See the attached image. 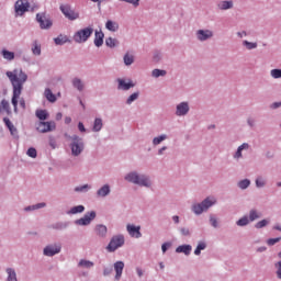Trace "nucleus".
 I'll use <instances>...</instances> for the list:
<instances>
[{
	"label": "nucleus",
	"instance_id": "4d7b16f0",
	"mask_svg": "<svg viewBox=\"0 0 281 281\" xmlns=\"http://www.w3.org/2000/svg\"><path fill=\"white\" fill-rule=\"evenodd\" d=\"M122 1L123 3H130L134 8H139V0H119Z\"/></svg>",
	"mask_w": 281,
	"mask_h": 281
},
{
	"label": "nucleus",
	"instance_id": "5fc2aeb1",
	"mask_svg": "<svg viewBox=\"0 0 281 281\" xmlns=\"http://www.w3.org/2000/svg\"><path fill=\"white\" fill-rule=\"evenodd\" d=\"M27 157H31L32 159H36L37 157V151L36 148L30 147L26 151Z\"/></svg>",
	"mask_w": 281,
	"mask_h": 281
},
{
	"label": "nucleus",
	"instance_id": "09e8293b",
	"mask_svg": "<svg viewBox=\"0 0 281 281\" xmlns=\"http://www.w3.org/2000/svg\"><path fill=\"white\" fill-rule=\"evenodd\" d=\"M123 63L126 67H131V65H133V63H135V56H133L131 54H125L123 57Z\"/></svg>",
	"mask_w": 281,
	"mask_h": 281
},
{
	"label": "nucleus",
	"instance_id": "6ab92c4d",
	"mask_svg": "<svg viewBox=\"0 0 281 281\" xmlns=\"http://www.w3.org/2000/svg\"><path fill=\"white\" fill-rule=\"evenodd\" d=\"M234 0H220L216 3V8L217 10H220V12H227L229 10H234Z\"/></svg>",
	"mask_w": 281,
	"mask_h": 281
},
{
	"label": "nucleus",
	"instance_id": "603ef678",
	"mask_svg": "<svg viewBox=\"0 0 281 281\" xmlns=\"http://www.w3.org/2000/svg\"><path fill=\"white\" fill-rule=\"evenodd\" d=\"M270 76L273 78V80H279L281 78V69L274 68L270 70Z\"/></svg>",
	"mask_w": 281,
	"mask_h": 281
},
{
	"label": "nucleus",
	"instance_id": "37998d69",
	"mask_svg": "<svg viewBox=\"0 0 281 281\" xmlns=\"http://www.w3.org/2000/svg\"><path fill=\"white\" fill-rule=\"evenodd\" d=\"M44 97L46 98V100L48 102H52V103L56 102V100H57L56 94H54V92H52V89H49V88L45 89Z\"/></svg>",
	"mask_w": 281,
	"mask_h": 281
},
{
	"label": "nucleus",
	"instance_id": "6e6d98bb",
	"mask_svg": "<svg viewBox=\"0 0 281 281\" xmlns=\"http://www.w3.org/2000/svg\"><path fill=\"white\" fill-rule=\"evenodd\" d=\"M280 240H281V237H276V238H269V239H267V245L269 246V247H273V245H277V243H280Z\"/></svg>",
	"mask_w": 281,
	"mask_h": 281
},
{
	"label": "nucleus",
	"instance_id": "423d86ee",
	"mask_svg": "<svg viewBox=\"0 0 281 281\" xmlns=\"http://www.w3.org/2000/svg\"><path fill=\"white\" fill-rule=\"evenodd\" d=\"M125 243L126 237H124V234H116L111 237L105 249L109 254H115L117 249H122V246L125 245Z\"/></svg>",
	"mask_w": 281,
	"mask_h": 281
},
{
	"label": "nucleus",
	"instance_id": "680f3d73",
	"mask_svg": "<svg viewBox=\"0 0 281 281\" xmlns=\"http://www.w3.org/2000/svg\"><path fill=\"white\" fill-rule=\"evenodd\" d=\"M246 122H247L249 128H254L256 126V119H254V117H248Z\"/></svg>",
	"mask_w": 281,
	"mask_h": 281
},
{
	"label": "nucleus",
	"instance_id": "0eeeda50",
	"mask_svg": "<svg viewBox=\"0 0 281 281\" xmlns=\"http://www.w3.org/2000/svg\"><path fill=\"white\" fill-rule=\"evenodd\" d=\"M59 10L67 21H78L80 19V11L69 3L60 4Z\"/></svg>",
	"mask_w": 281,
	"mask_h": 281
},
{
	"label": "nucleus",
	"instance_id": "ea45409f",
	"mask_svg": "<svg viewBox=\"0 0 281 281\" xmlns=\"http://www.w3.org/2000/svg\"><path fill=\"white\" fill-rule=\"evenodd\" d=\"M35 115L41 122H45V120L49 119V112H47V110H36Z\"/></svg>",
	"mask_w": 281,
	"mask_h": 281
},
{
	"label": "nucleus",
	"instance_id": "9d476101",
	"mask_svg": "<svg viewBox=\"0 0 281 281\" xmlns=\"http://www.w3.org/2000/svg\"><path fill=\"white\" fill-rule=\"evenodd\" d=\"M61 251H63V244H60L59 241H54V243L47 244L43 248V256H45L46 258H54V256H58V254H60Z\"/></svg>",
	"mask_w": 281,
	"mask_h": 281
},
{
	"label": "nucleus",
	"instance_id": "7c9ffc66",
	"mask_svg": "<svg viewBox=\"0 0 281 281\" xmlns=\"http://www.w3.org/2000/svg\"><path fill=\"white\" fill-rule=\"evenodd\" d=\"M71 85L74 89H77V91H85V81H82V79L75 77L71 81Z\"/></svg>",
	"mask_w": 281,
	"mask_h": 281
},
{
	"label": "nucleus",
	"instance_id": "4c0bfd02",
	"mask_svg": "<svg viewBox=\"0 0 281 281\" xmlns=\"http://www.w3.org/2000/svg\"><path fill=\"white\" fill-rule=\"evenodd\" d=\"M247 216H248V220L250 221V223H254V221H258V218H260L262 216V214L258 210L252 209L249 211Z\"/></svg>",
	"mask_w": 281,
	"mask_h": 281
},
{
	"label": "nucleus",
	"instance_id": "7ed1b4c3",
	"mask_svg": "<svg viewBox=\"0 0 281 281\" xmlns=\"http://www.w3.org/2000/svg\"><path fill=\"white\" fill-rule=\"evenodd\" d=\"M218 203V200L214 195H209L201 202H195L191 205V212L195 216H201V214H204V212H207L210 207H214Z\"/></svg>",
	"mask_w": 281,
	"mask_h": 281
},
{
	"label": "nucleus",
	"instance_id": "79ce46f5",
	"mask_svg": "<svg viewBox=\"0 0 281 281\" xmlns=\"http://www.w3.org/2000/svg\"><path fill=\"white\" fill-rule=\"evenodd\" d=\"M137 100H139V91L133 92L132 94H130L127 97V99L125 100V104L127 106H131V104H133V102H137Z\"/></svg>",
	"mask_w": 281,
	"mask_h": 281
},
{
	"label": "nucleus",
	"instance_id": "412c9836",
	"mask_svg": "<svg viewBox=\"0 0 281 281\" xmlns=\"http://www.w3.org/2000/svg\"><path fill=\"white\" fill-rule=\"evenodd\" d=\"M111 194V184L105 183L97 190L98 199H106Z\"/></svg>",
	"mask_w": 281,
	"mask_h": 281
},
{
	"label": "nucleus",
	"instance_id": "5701e85b",
	"mask_svg": "<svg viewBox=\"0 0 281 281\" xmlns=\"http://www.w3.org/2000/svg\"><path fill=\"white\" fill-rule=\"evenodd\" d=\"M3 122L7 126V128H9L10 134L12 135V137H14V139H19V130H16V126H14L12 121H10L8 117H4Z\"/></svg>",
	"mask_w": 281,
	"mask_h": 281
},
{
	"label": "nucleus",
	"instance_id": "2eb2a0df",
	"mask_svg": "<svg viewBox=\"0 0 281 281\" xmlns=\"http://www.w3.org/2000/svg\"><path fill=\"white\" fill-rule=\"evenodd\" d=\"M126 232L131 238H142V226L135 224H126Z\"/></svg>",
	"mask_w": 281,
	"mask_h": 281
},
{
	"label": "nucleus",
	"instance_id": "864d4df0",
	"mask_svg": "<svg viewBox=\"0 0 281 281\" xmlns=\"http://www.w3.org/2000/svg\"><path fill=\"white\" fill-rule=\"evenodd\" d=\"M210 225L213 226L214 229H218V218L214 215H210L209 217Z\"/></svg>",
	"mask_w": 281,
	"mask_h": 281
},
{
	"label": "nucleus",
	"instance_id": "393cba45",
	"mask_svg": "<svg viewBox=\"0 0 281 281\" xmlns=\"http://www.w3.org/2000/svg\"><path fill=\"white\" fill-rule=\"evenodd\" d=\"M31 52H32L33 56H41V54H43V48H42L41 42H38V40H35L32 42Z\"/></svg>",
	"mask_w": 281,
	"mask_h": 281
},
{
	"label": "nucleus",
	"instance_id": "49530a36",
	"mask_svg": "<svg viewBox=\"0 0 281 281\" xmlns=\"http://www.w3.org/2000/svg\"><path fill=\"white\" fill-rule=\"evenodd\" d=\"M251 222L249 220V216L244 215L243 217H240L237 222L236 225L237 227H247V225H249Z\"/></svg>",
	"mask_w": 281,
	"mask_h": 281
},
{
	"label": "nucleus",
	"instance_id": "a19ab883",
	"mask_svg": "<svg viewBox=\"0 0 281 281\" xmlns=\"http://www.w3.org/2000/svg\"><path fill=\"white\" fill-rule=\"evenodd\" d=\"M69 36L59 34L57 37L54 38L55 45H65L66 43H69Z\"/></svg>",
	"mask_w": 281,
	"mask_h": 281
},
{
	"label": "nucleus",
	"instance_id": "dca6fc26",
	"mask_svg": "<svg viewBox=\"0 0 281 281\" xmlns=\"http://www.w3.org/2000/svg\"><path fill=\"white\" fill-rule=\"evenodd\" d=\"M116 82L119 91H130V89H133L135 87V82H133V79L119 78L116 79Z\"/></svg>",
	"mask_w": 281,
	"mask_h": 281
},
{
	"label": "nucleus",
	"instance_id": "f3484780",
	"mask_svg": "<svg viewBox=\"0 0 281 281\" xmlns=\"http://www.w3.org/2000/svg\"><path fill=\"white\" fill-rule=\"evenodd\" d=\"M124 267H125V263L124 261L122 260H119V261H115L113 263V269L114 270V280L115 281H120L122 280V276L124 274Z\"/></svg>",
	"mask_w": 281,
	"mask_h": 281
},
{
	"label": "nucleus",
	"instance_id": "c9c22d12",
	"mask_svg": "<svg viewBox=\"0 0 281 281\" xmlns=\"http://www.w3.org/2000/svg\"><path fill=\"white\" fill-rule=\"evenodd\" d=\"M105 29H108L109 32H117V30H120V24L115 21L108 20L105 22Z\"/></svg>",
	"mask_w": 281,
	"mask_h": 281
},
{
	"label": "nucleus",
	"instance_id": "de8ad7c7",
	"mask_svg": "<svg viewBox=\"0 0 281 281\" xmlns=\"http://www.w3.org/2000/svg\"><path fill=\"white\" fill-rule=\"evenodd\" d=\"M105 45L106 47L113 49L114 47H117V45H120V42L117 41V38L108 37L105 38Z\"/></svg>",
	"mask_w": 281,
	"mask_h": 281
},
{
	"label": "nucleus",
	"instance_id": "4be33fe9",
	"mask_svg": "<svg viewBox=\"0 0 281 281\" xmlns=\"http://www.w3.org/2000/svg\"><path fill=\"white\" fill-rule=\"evenodd\" d=\"M0 55L2 56L3 60H7V63H13L16 58V53L9 50L8 48H2L0 50Z\"/></svg>",
	"mask_w": 281,
	"mask_h": 281
},
{
	"label": "nucleus",
	"instance_id": "bf43d9fd",
	"mask_svg": "<svg viewBox=\"0 0 281 281\" xmlns=\"http://www.w3.org/2000/svg\"><path fill=\"white\" fill-rule=\"evenodd\" d=\"M170 247H172V243L170 241H166L161 245V251L162 254H166V251H168V249H170Z\"/></svg>",
	"mask_w": 281,
	"mask_h": 281
},
{
	"label": "nucleus",
	"instance_id": "b1692460",
	"mask_svg": "<svg viewBox=\"0 0 281 281\" xmlns=\"http://www.w3.org/2000/svg\"><path fill=\"white\" fill-rule=\"evenodd\" d=\"M176 254H183V256H190L192 254V245L182 244L176 248Z\"/></svg>",
	"mask_w": 281,
	"mask_h": 281
},
{
	"label": "nucleus",
	"instance_id": "1a4fd4ad",
	"mask_svg": "<svg viewBox=\"0 0 281 281\" xmlns=\"http://www.w3.org/2000/svg\"><path fill=\"white\" fill-rule=\"evenodd\" d=\"M35 21L40 25V30H52L54 27V20L46 12L36 13Z\"/></svg>",
	"mask_w": 281,
	"mask_h": 281
},
{
	"label": "nucleus",
	"instance_id": "a18cd8bd",
	"mask_svg": "<svg viewBox=\"0 0 281 281\" xmlns=\"http://www.w3.org/2000/svg\"><path fill=\"white\" fill-rule=\"evenodd\" d=\"M249 186H251V180H249L247 178L239 180L237 182V188H239V190H247V188H249Z\"/></svg>",
	"mask_w": 281,
	"mask_h": 281
},
{
	"label": "nucleus",
	"instance_id": "e2e57ef3",
	"mask_svg": "<svg viewBox=\"0 0 281 281\" xmlns=\"http://www.w3.org/2000/svg\"><path fill=\"white\" fill-rule=\"evenodd\" d=\"M53 227L54 229H66L67 223H57Z\"/></svg>",
	"mask_w": 281,
	"mask_h": 281
},
{
	"label": "nucleus",
	"instance_id": "473e14b6",
	"mask_svg": "<svg viewBox=\"0 0 281 281\" xmlns=\"http://www.w3.org/2000/svg\"><path fill=\"white\" fill-rule=\"evenodd\" d=\"M103 126H104V123L102 122V119L95 117L92 124V132L100 133Z\"/></svg>",
	"mask_w": 281,
	"mask_h": 281
},
{
	"label": "nucleus",
	"instance_id": "052dcab7",
	"mask_svg": "<svg viewBox=\"0 0 281 281\" xmlns=\"http://www.w3.org/2000/svg\"><path fill=\"white\" fill-rule=\"evenodd\" d=\"M179 232H180V234H181V236H191V232H190V228H188V227H181L180 229H179Z\"/></svg>",
	"mask_w": 281,
	"mask_h": 281
},
{
	"label": "nucleus",
	"instance_id": "0e129e2a",
	"mask_svg": "<svg viewBox=\"0 0 281 281\" xmlns=\"http://www.w3.org/2000/svg\"><path fill=\"white\" fill-rule=\"evenodd\" d=\"M280 106H281V101L273 102L272 104H270V109H272L273 111H276V109H280Z\"/></svg>",
	"mask_w": 281,
	"mask_h": 281
},
{
	"label": "nucleus",
	"instance_id": "2f4dec72",
	"mask_svg": "<svg viewBox=\"0 0 281 281\" xmlns=\"http://www.w3.org/2000/svg\"><path fill=\"white\" fill-rule=\"evenodd\" d=\"M93 267H95V263L91 260L80 259L78 262L79 269H93Z\"/></svg>",
	"mask_w": 281,
	"mask_h": 281
},
{
	"label": "nucleus",
	"instance_id": "9b49d317",
	"mask_svg": "<svg viewBox=\"0 0 281 281\" xmlns=\"http://www.w3.org/2000/svg\"><path fill=\"white\" fill-rule=\"evenodd\" d=\"M190 101H180L175 106V115L176 117H187L190 115Z\"/></svg>",
	"mask_w": 281,
	"mask_h": 281
},
{
	"label": "nucleus",
	"instance_id": "20e7f679",
	"mask_svg": "<svg viewBox=\"0 0 281 281\" xmlns=\"http://www.w3.org/2000/svg\"><path fill=\"white\" fill-rule=\"evenodd\" d=\"M68 139L70 140L69 148L71 156L80 157V155L85 153V140L76 134L72 136H68Z\"/></svg>",
	"mask_w": 281,
	"mask_h": 281
},
{
	"label": "nucleus",
	"instance_id": "3c124183",
	"mask_svg": "<svg viewBox=\"0 0 281 281\" xmlns=\"http://www.w3.org/2000/svg\"><path fill=\"white\" fill-rule=\"evenodd\" d=\"M243 45L248 50L258 49V43L257 42H249V41L245 40V41H243Z\"/></svg>",
	"mask_w": 281,
	"mask_h": 281
},
{
	"label": "nucleus",
	"instance_id": "69168bd1",
	"mask_svg": "<svg viewBox=\"0 0 281 281\" xmlns=\"http://www.w3.org/2000/svg\"><path fill=\"white\" fill-rule=\"evenodd\" d=\"M165 150H168V146H162V147H160L159 149H158V151H157V155L159 156V157H161V155H164V151Z\"/></svg>",
	"mask_w": 281,
	"mask_h": 281
},
{
	"label": "nucleus",
	"instance_id": "c756f323",
	"mask_svg": "<svg viewBox=\"0 0 281 281\" xmlns=\"http://www.w3.org/2000/svg\"><path fill=\"white\" fill-rule=\"evenodd\" d=\"M91 189V184L86 183L75 187L74 192L77 194H87V192H90Z\"/></svg>",
	"mask_w": 281,
	"mask_h": 281
},
{
	"label": "nucleus",
	"instance_id": "aec40b11",
	"mask_svg": "<svg viewBox=\"0 0 281 281\" xmlns=\"http://www.w3.org/2000/svg\"><path fill=\"white\" fill-rule=\"evenodd\" d=\"M94 234L98 238H106L109 236V227L104 224H97L94 226Z\"/></svg>",
	"mask_w": 281,
	"mask_h": 281
},
{
	"label": "nucleus",
	"instance_id": "338daca9",
	"mask_svg": "<svg viewBox=\"0 0 281 281\" xmlns=\"http://www.w3.org/2000/svg\"><path fill=\"white\" fill-rule=\"evenodd\" d=\"M136 274L139 278H144V270L140 267H136Z\"/></svg>",
	"mask_w": 281,
	"mask_h": 281
},
{
	"label": "nucleus",
	"instance_id": "a211bd4d",
	"mask_svg": "<svg viewBox=\"0 0 281 281\" xmlns=\"http://www.w3.org/2000/svg\"><path fill=\"white\" fill-rule=\"evenodd\" d=\"M249 150V144L248 143H243L237 147L235 153H233V159L234 161H240L243 159L244 153H247Z\"/></svg>",
	"mask_w": 281,
	"mask_h": 281
},
{
	"label": "nucleus",
	"instance_id": "f704fd0d",
	"mask_svg": "<svg viewBox=\"0 0 281 281\" xmlns=\"http://www.w3.org/2000/svg\"><path fill=\"white\" fill-rule=\"evenodd\" d=\"M82 212H85V205L80 204V205L70 207V210L67 211L66 214H68L69 216H74L76 214H82Z\"/></svg>",
	"mask_w": 281,
	"mask_h": 281
},
{
	"label": "nucleus",
	"instance_id": "f03ea898",
	"mask_svg": "<svg viewBox=\"0 0 281 281\" xmlns=\"http://www.w3.org/2000/svg\"><path fill=\"white\" fill-rule=\"evenodd\" d=\"M124 181L137 186L138 188H145L146 190H153L155 188V181L153 178L144 172L137 170H131L124 176Z\"/></svg>",
	"mask_w": 281,
	"mask_h": 281
},
{
	"label": "nucleus",
	"instance_id": "bb28decb",
	"mask_svg": "<svg viewBox=\"0 0 281 281\" xmlns=\"http://www.w3.org/2000/svg\"><path fill=\"white\" fill-rule=\"evenodd\" d=\"M7 281H19L16 277V270L12 267L5 268Z\"/></svg>",
	"mask_w": 281,
	"mask_h": 281
},
{
	"label": "nucleus",
	"instance_id": "ddd939ff",
	"mask_svg": "<svg viewBox=\"0 0 281 281\" xmlns=\"http://www.w3.org/2000/svg\"><path fill=\"white\" fill-rule=\"evenodd\" d=\"M95 216H98L95 211L87 212L81 218L75 221V225H79V227H87L95 221Z\"/></svg>",
	"mask_w": 281,
	"mask_h": 281
},
{
	"label": "nucleus",
	"instance_id": "f257e3e1",
	"mask_svg": "<svg viewBox=\"0 0 281 281\" xmlns=\"http://www.w3.org/2000/svg\"><path fill=\"white\" fill-rule=\"evenodd\" d=\"M5 76L10 80L13 88V94L11 99L13 111L14 113H19V99L23 92V86L27 82V74L23 71V68H14L13 70H8Z\"/></svg>",
	"mask_w": 281,
	"mask_h": 281
},
{
	"label": "nucleus",
	"instance_id": "c85d7f7f",
	"mask_svg": "<svg viewBox=\"0 0 281 281\" xmlns=\"http://www.w3.org/2000/svg\"><path fill=\"white\" fill-rule=\"evenodd\" d=\"M167 139H170V136L168 134H160L153 138L151 144L153 146H159L160 144H164Z\"/></svg>",
	"mask_w": 281,
	"mask_h": 281
},
{
	"label": "nucleus",
	"instance_id": "4468645a",
	"mask_svg": "<svg viewBox=\"0 0 281 281\" xmlns=\"http://www.w3.org/2000/svg\"><path fill=\"white\" fill-rule=\"evenodd\" d=\"M36 131L38 133H52V131H56V122L54 121H40L36 125Z\"/></svg>",
	"mask_w": 281,
	"mask_h": 281
},
{
	"label": "nucleus",
	"instance_id": "774afa93",
	"mask_svg": "<svg viewBox=\"0 0 281 281\" xmlns=\"http://www.w3.org/2000/svg\"><path fill=\"white\" fill-rule=\"evenodd\" d=\"M237 36H238V38L247 37V31H239V32H237Z\"/></svg>",
	"mask_w": 281,
	"mask_h": 281
},
{
	"label": "nucleus",
	"instance_id": "39448f33",
	"mask_svg": "<svg viewBox=\"0 0 281 281\" xmlns=\"http://www.w3.org/2000/svg\"><path fill=\"white\" fill-rule=\"evenodd\" d=\"M31 10L34 9H32L30 0H16L13 4L14 16L16 19L25 16Z\"/></svg>",
	"mask_w": 281,
	"mask_h": 281
},
{
	"label": "nucleus",
	"instance_id": "58836bf2",
	"mask_svg": "<svg viewBox=\"0 0 281 281\" xmlns=\"http://www.w3.org/2000/svg\"><path fill=\"white\" fill-rule=\"evenodd\" d=\"M168 76V71L159 68H155L151 70V78H166Z\"/></svg>",
	"mask_w": 281,
	"mask_h": 281
},
{
	"label": "nucleus",
	"instance_id": "cd10ccee",
	"mask_svg": "<svg viewBox=\"0 0 281 281\" xmlns=\"http://www.w3.org/2000/svg\"><path fill=\"white\" fill-rule=\"evenodd\" d=\"M205 249H207V241L199 240L193 254L194 256H201V251H205Z\"/></svg>",
	"mask_w": 281,
	"mask_h": 281
},
{
	"label": "nucleus",
	"instance_id": "a878e982",
	"mask_svg": "<svg viewBox=\"0 0 281 281\" xmlns=\"http://www.w3.org/2000/svg\"><path fill=\"white\" fill-rule=\"evenodd\" d=\"M94 45L95 47H102L104 45V33L102 31L94 32Z\"/></svg>",
	"mask_w": 281,
	"mask_h": 281
},
{
	"label": "nucleus",
	"instance_id": "13d9d810",
	"mask_svg": "<svg viewBox=\"0 0 281 281\" xmlns=\"http://www.w3.org/2000/svg\"><path fill=\"white\" fill-rule=\"evenodd\" d=\"M113 273V268L112 267H103V276L104 278H109Z\"/></svg>",
	"mask_w": 281,
	"mask_h": 281
},
{
	"label": "nucleus",
	"instance_id": "e433bc0d",
	"mask_svg": "<svg viewBox=\"0 0 281 281\" xmlns=\"http://www.w3.org/2000/svg\"><path fill=\"white\" fill-rule=\"evenodd\" d=\"M3 111L7 112L8 115H10L12 113V110L10 109V101L9 100L3 99L0 102V113H3Z\"/></svg>",
	"mask_w": 281,
	"mask_h": 281
},
{
	"label": "nucleus",
	"instance_id": "c03bdc74",
	"mask_svg": "<svg viewBox=\"0 0 281 281\" xmlns=\"http://www.w3.org/2000/svg\"><path fill=\"white\" fill-rule=\"evenodd\" d=\"M268 225H271L270 218H263L255 224L256 229H263V227H268Z\"/></svg>",
	"mask_w": 281,
	"mask_h": 281
},
{
	"label": "nucleus",
	"instance_id": "6e6552de",
	"mask_svg": "<svg viewBox=\"0 0 281 281\" xmlns=\"http://www.w3.org/2000/svg\"><path fill=\"white\" fill-rule=\"evenodd\" d=\"M92 35L93 29L91 26H87L75 32V34L72 35V41L80 45L82 43H87V41H89Z\"/></svg>",
	"mask_w": 281,
	"mask_h": 281
},
{
	"label": "nucleus",
	"instance_id": "8fccbe9b",
	"mask_svg": "<svg viewBox=\"0 0 281 281\" xmlns=\"http://www.w3.org/2000/svg\"><path fill=\"white\" fill-rule=\"evenodd\" d=\"M255 186L258 189L265 188V186H267V179L262 176L257 177L255 180Z\"/></svg>",
	"mask_w": 281,
	"mask_h": 281
},
{
	"label": "nucleus",
	"instance_id": "72a5a7b5",
	"mask_svg": "<svg viewBox=\"0 0 281 281\" xmlns=\"http://www.w3.org/2000/svg\"><path fill=\"white\" fill-rule=\"evenodd\" d=\"M43 207H47V203L41 202L37 204L29 205L24 207V212H36V210H43Z\"/></svg>",
	"mask_w": 281,
	"mask_h": 281
},
{
	"label": "nucleus",
	"instance_id": "f8f14e48",
	"mask_svg": "<svg viewBox=\"0 0 281 281\" xmlns=\"http://www.w3.org/2000/svg\"><path fill=\"white\" fill-rule=\"evenodd\" d=\"M195 38L198 43H207L214 38V32L212 29H199L195 31Z\"/></svg>",
	"mask_w": 281,
	"mask_h": 281
}]
</instances>
